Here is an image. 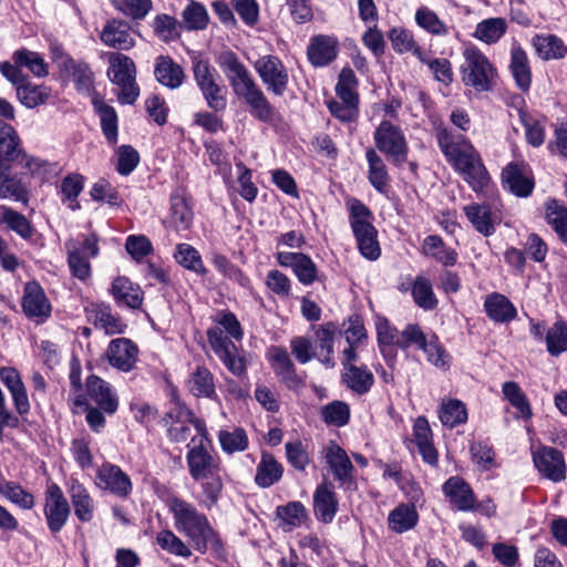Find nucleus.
<instances>
[{"instance_id":"nucleus-33","label":"nucleus","mask_w":567,"mask_h":567,"mask_svg":"<svg viewBox=\"0 0 567 567\" xmlns=\"http://www.w3.org/2000/svg\"><path fill=\"white\" fill-rule=\"evenodd\" d=\"M154 74L162 85L169 89L179 87L185 78L182 66L164 55L156 59Z\"/></svg>"},{"instance_id":"nucleus-45","label":"nucleus","mask_w":567,"mask_h":567,"mask_svg":"<svg viewBox=\"0 0 567 567\" xmlns=\"http://www.w3.org/2000/svg\"><path fill=\"white\" fill-rule=\"evenodd\" d=\"M0 172V199H13L27 205L30 198L29 189L21 178Z\"/></svg>"},{"instance_id":"nucleus-64","label":"nucleus","mask_w":567,"mask_h":567,"mask_svg":"<svg viewBox=\"0 0 567 567\" xmlns=\"http://www.w3.org/2000/svg\"><path fill=\"white\" fill-rule=\"evenodd\" d=\"M547 351L557 357L567 351V323L563 320L556 321L546 332Z\"/></svg>"},{"instance_id":"nucleus-5","label":"nucleus","mask_w":567,"mask_h":567,"mask_svg":"<svg viewBox=\"0 0 567 567\" xmlns=\"http://www.w3.org/2000/svg\"><path fill=\"white\" fill-rule=\"evenodd\" d=\"M167 416L172 420L168 427L172 441L183 443L189 439L187 447L209 441L204 421L197 419L185 405L177 404Z\"/></svg>"},{"instance_id":"nucleus-37","label":"nucleus","mask_w":567,"mask_h":567,"mask_svg":"<svg viewBox=\"0 0 567 567\" xmlns=\"http://www.w3.org/2000/svg\"><path fill=\"white\" fill-rule=\"evenodd\" d=\"M352 231L360 254L368 260H377L381 255V248L377 238L378 231L374 226L372 224L358 225Z\"/></svg>"},{"instance_id":"nucleus-21","label":"nucleus","mask_w":567,"mask_h":567,"mask_svg":"<svg viewBox=\"0 0 567 567\" xmlns=\"http://www.w3.org/2000/svg\"><path fill=\"white\" fill-rule=\"evenodd\" d=\"M99 486L120 497H126L132 491L130 477L116 465L104 464L97 471Z\"/></svg>"},{"instance_id":"nucleus-61","label":"nucleus","mask_w":567,"mask_h":567,"mask_svg":"<svg viewBox=\"0 0 567 567\" xmlns=\"http://www.w3.org/2000/svg\"><path fill=\"white\" fill-rule=\"evenodd\" d=\"M174 257L181 266L188 270L198 275L207 272L199 251L188 244H178Z\"/></svg>"},{"instance_id":"nucleus-49","label":"nucleus","mask_w":567,"mask_h":567,"mask_svg":"<svg viewBox=\"0 0 567 567\" xmlns=\"http://www.w3.org/2000/svg\"><path fill=\"white\" fill-rule=\"evenodd\" d=\"M439 417L444 426L453 429L467 421V410L465 404L460 400H443L440 406Z\"/></svg>"},{"instance_id":"nucleus-7","label":"nucleus","mask_w":567,"mask_h":567,"mask_svg":"<svg viewBox=\"0 0 567 567\" xmlns=\"http://www.w3.org/2000/svg\"><path fill=\"white\" fill-rule=\"evenodd\" d=\"M377 148L385 154L395 165H402L408 159L409 146L400 126L390 121H382L373 134Z\"/></svg>"},{"instance_id":"nucleus-30","label":"nucleus","mask_w":567,"mask_h":567,"mask_svg":"<svg viewBox=\"0 0 567 567\" xmlns=\"http://www.w3.org/2000/svg\"><path fill=\"white\" fill-rule=\"evenodd\" d=\"M338 41L330 35H317L312 38L307 53L309 61L315 66H324L337 56Z\"/></svg>"},{"instance_id":"nucleus-2","label":"nucleus","mask_w":567,"mask_h":567,"mask_svg":"<svg viewBox=\"0 0 567 567\" xmlns=\"http://www.w3.org/2000/svg\"><path fill=\"white\" fill-rule=\"evenodd\" d=\"M167 506L173 515L175 529L187 537L197 551L205 553L212 549L216 554H220L221 540L205 514L200 513L192 503L178 497L168 499Z\"/></svg>"},{"instance_id":"nucleus-24","label":"nucleus","mask_w":567,"mask_h":567,"mask_svg":"<svg viewBox=\"0 0 567 567\" xmlns=\"http://www.w3.org/2000/svg\"><path fill=\"white\" fill-rule=\"evenodd\" d=\"M21 153L18 133L10 124L0 121V172L8 171L9 164L18 161Z\"/></svg>"},{"instance_id":"nucleus-13","label":"nucleus","mask_w":567,"mask_h":567,"mask_svg":"<svg viewBox=\"0 0 567 567\" xmlns=\"http://www.w3.org/2000/svg\"><path fill=\"white\" fill-rule=\"evenodd\" d=\"M136 34L137 32L127 21L113 18L103 24L99 37L105 47L127 51L135 47Z\"/></svg>"},{"instance_id":"nucleus-47","label":"nucleus","mask_w":567,"mask_h":567,"mask_svg":"<svg viewBox=\"0 0 567 567\" xmlns=\"http://www.w3.org/2000/svg\"><path fill=\"white\" fill-rule=\"evenodd\" d=\"M365 158L369 165V182L378 192L383 193L390 179L384 161L373 148L367 150Z\"/></svg>"},{"instance_id":"nucleus-50","label":"nucleus","mask_w":567,"mask_h":567,"mask_svg":"<svg viewBox=\"0 0 567 567\" xmlns=\"http://www.w3.org/2000/svg\"><path fill=\"white\" fill-rule=\"evenodd\" d=\"M65 68L76 86V90L83 94L91 95L93 92V72L90 65L82 61L69 60Z\"/></svg>"},{"instance_id":"nucleus-48","label":"nucleus","mask_w":567,"mask_h":567,"mask_svg":"<svg viewBox=\"0 0 567 567\" xmlns=\"http://www.w3.org/2000/svg\"><path fill=\"white\" fill-rule=\"evenodd\" d=\"M378 344L381 353L384 357L391 355L394 353L392 351V347L399 344L400 333L395 327H393L389 320L382 316H377L374 320Z\"/></svg>"},{"instance_id":"nucleus-11","label":"nucleus","mask_w":567,"mask_h":567,"mask_svg":"<svg viewBox=\"0 0 567 567\" xmlns=\"http://www.w3.org/2000/svg\"><path fill=\"white\" fill-rule=\"evenodd\" d=\"M218 63L237 96L257 85L248 69L234 52H223L218 58Z\"/></svg>"},{"instance_id":"nucleus-54","label":"nucleus","mask_w":567,"mask_h":567,"mask_svg":"<svg viewBox=\"0 0 567 567\" xmlns=\"http://www.w3.org/2000/svg\"><path fill=\"white\" fill-rule=\"evenodd\" d=\"M277 515L282 522L285 530H292L300 527L307 519V509L300 502H290L284 506L277 507Z\"/></svg>"},{"instance_id":"nucleus-41","label":"nucleus","mask_w":567,"mask_h":567,"mask_svg":"<svg viewBox=\"0 0 567 567\" xmlns=\"http://www.w3.org/2000/svg\"><path fill=\"white\" fill-rule=\"evenodd\" d=\"M503 182L513 194L519 197L528 196L534 188L533 181L528 177L523 167L517 164H509L504 168Z\"/></svg>"},{"instance_id":"nucleus-60","label":"nucleus","mask_w":567,"mask_h":567,"mask_svg":"<svg viewBox=\"0 0 567 567\" xmlns=\"http://www.w3.org/2000/svg\"><path fill=\"white\" fill-rule=\"evenodd\" d=\"M343 381L353 392L367 393L373 384V374L367 368L350 365L343 373Z\"/></svg>"},{"instance_id":"nucleus-29","label":"nucleus","mask_w":567,"mask_h":567,"mask_svg":"<svg viewBox=\"0 0 567 567\" xmlns=\"http://www.w3.org/2000/svg\"><path fill=\"white\" fill-rule=\"evenodd\" d=\"M193 218L194 214L188 199L182 194H173L166 221L167 226L176 231H184L190 228Z\"/></svg>"},{"instance_id":"nucleus-51","label":"nucleus","mask_w":567,"mask_h":567,"mask_svg":"<svg viewBox=\"0 0 567 567\" xmlns=\"http://www.w3.org/2000/svg\"><path fill=\"white\" fill-rule=\"evenodd\" d=\"M507 23L503 18H489L481 21L474 37L486 44L496 43L506 32Z\"/></svg>"},{"instance_id":"nucleus-1","label":"nucleus","mask_w":567,"mask_h":567,"mask_svg":"<svg viewBox=\"0 0 567 567\" xmlns=\"http://www.w3.org/2000/svg\"><path fill=\"white\" fill-rule=\"evenodd\" d=\"M437 143L463 179L476 192H483L488 183L489 175L474 146L462 135H454L446 128L436 134Z\"/></svg>"},{"instance_id":"nucleus-59","label":"nucleus","mask_w":567,"mask_h":567,"mask_svg":"<svg viewBox=\"0 0 567 567\" xmlns=\"http://www.w3.org/2000/svg\"><path fill=\"white\" fill-rule=\"evenodd\" d=\"M0 494L22 509L28 511L34 506L33 495L16 482L7 481L1 483Z\"/></svg>"},{"instance_id":"nucleus-22","label":"nucleus","mask_w":567,"mask_h":567,"mask_svg":"<svg viewBox=\"0 0 567 567\" xmlns=\"http://www.w3.org/2000/svg\"><path fill=\"white\" fill-rule=\"evenodd\" d=\"M0 380L9 390L17 412L20 415L27 414L30 410V402L19 371L12 367H2Z\"/></svg>"},{"instance_id":"nucleus-6","label":"nucleus","mask_w":567,"mask_h":567,"mask_svg":"<svg viewBox=\"0 0 567 567\" xmlns=\"http://www.w3.org/2000/svg\"><path fill=\"white\" fill-rule=\"evenodd\" d=\"M463 56L461 72L464 84L478 92L488 91L495 76V69L489 60L475 47L466 48Z\"/></svg>"},{"instance_id":"nucleus-12","label":"nucleus","mask_w":567,"mask_h":567,"mask_svg":"<svg viewBox=\"0 0 567 567\" xmlns=\"http://www.w3.org/2000/svg\"><path fill=\"white\" fill-rule=\"evenodd\" d=\"M218 63L237 96L257 85L248 69L234 52H223L218 58Z\"/></svg>"},{"instance_id":"nucleus-62","label":"nucleus","mask_w":567,"mask_h":567,"mask_svg":"<svg viewBox=\"0 0 567 567\" xmlns=\"http://www.w3.org/2000/svg\"><path fill=\"white\" fill-rule=\"evenodd\" d=\"M546 220L567 244V207L553 199L546 203Z\"/></svg>"},{"instance_id":"nucleus-52","label":"nucleus","mask_w":567,"mask_h":567,"mask_svg":"<svg viewBox=\"0 0 567 567\" xmlns=\"http://www.w3.org/2000/svg\"><path fill=\"white\" fill-rule=\"evenodd\" d=\"M12 59L14 63L27 68L34 76L44 78L49 74V66L38 52L20 49L13 53Z\"/></svg>"},{"instance_id":"nucleus-55","label":"nucleus","mask_w":567,"mask_h":567,"mask_svg":"<svg viewBox=\"0 0 567 567\" xmlns=\"http://www.w3.org/2000/svg\"><path fill=\"white\" fill-rule=\"evenodd\" d=\"M502 392L511 405L518 412L523 419H530L533 415L530 404L522 391L520 386L514 381L503 383Z\"/></svg>"},{"instance_id":"nucleus-40","label":"nucleus","mask_w":567,"mask_h":567,"mask_svg":"<svg viewBox=\"0 0 567 567\" xmlns=\"http://www.w3.org/2000/svg\"><path fill=\"white\" fill-rule=\"evenodd\" d=\"M92 104L100 116L102 132L110 144L117 142V114L114 107L107 105L97 94L92 97Z\"/></svg>"},{"instance_id":"nucleus-63","label":"nucleus","mask_w":567,"mask_h":567,"mask_svg":"<svg viewBox=\"0 0 567 567\" xmlns=\"http://www.w3.org/2000/svg\"><path fill=\"white\" fill-rule=\"evenodd\" d=\"M412 296L414 302L424 310H433L439 303L431 281L422 276L415 278L412 286Z\"/></svg>"},{"instance_id":"nucleus-53","label":"nucleus","mask_w":567,"mask_h":567,"mask_svg":"<svg viewBox=\"0 0 567 567\" xmlns=\"http://www.w3.org/2000/svg\"><path fill=\"white\" fill-rule=\"evenodd\" d=\"M210 261L217 271L220 272L226 279L231 280L244 288H248L250 286L249 278L226 256L218 252H212Z\"/></svg>"},{"instance_id":"nucleus-32","label":"nucleus","mask_w":567,"mask_h":567,"mask_svg":"<svg viewBox=\"0 0 567 567\" xmlns=\"http://www.w3.org/2000/svg\"><path fill=\"white\" fill-rule=\"evenodd\" d=\"M284 474L282 465L270 453L264 452L256 467L255 483L268 488L278 483Z\"/></svg>"},{"instance_id":"nucleus-36","label":"nucleus","mask_w":567,"mask_h":567,"mask_svg":"<svg viewBox=\"0 0 567 567\" xmlns=\"http://www.w3.org/2000/svg\"><path fill=\"white\" fill-rule=\"evenodd\" d=\"M484 309L495 322H508L517 316L516 307L504 295L494 292L486 297Z\"/></svg>"},{"instance_id":"nucleus-28","label":"nucleus","mask_w":567,"mask_h":567,"mask_svg":"<svg viewBox=\"0 0 567 567\" xmlns=\"http://www.w3.org/2000/svg\"><path fill=\"white\" fill-rule=\"evenodd\" d=\"M443 492L457 509L468 512L474 508L475 497L473 491L461 477H450L443 485Z\"/></svg>"},{"instance_id":"nucleus-9","label":"nucleus","mask_w":567,"mask_h":567,"mask_svg":"<svg viewBox=\"0 0 567 567\" xmlns=\"http://www.w3.org/2000/svg\"><path fill=\"white\" fill-rule=\"evenodd\" d=\"M65 247L72 275L80 280L87 279L91 276L90 259L99 255L97 238L91 235L85 237L81 244L70 240Z\"/></svg>"},{"instance_id":"nucleus-23","label":"nucleus","mask_w":567,"mask_h":567,"mask_svg":"<svg viewBox=\"0 0 567 567\" xmlns=\"http://www.w3.org/2000/svg\"><path fill=\"white\" fill-rule=\"evenodd\" d=\"M86 391L91 400L105 413L114 414L118 408V399L110 383L91 375L86 380Z\"/></svg>"},{"instance_id":"nucleus-8","label":"nucleus","mask_w":567,"mask_h":567,"mask_svg":"<svg viewBox=\"0 0 567 567\" xmlns=\"http://www.w3.org/2000/svg\"><path fill=\"white\" fill-rule=\"evenodd\" d=\"M254 66L269 93L276 96L285 94L289 83V72L278 56L262 55L255 62Z\"/></svg>"},{"instance_id":"nucleus-44","label":"nucleus","mask_w":567,"mask_h":567,"mask_svg":"<svg viewBox=\"0 0 567 567\" xmlns=\"http://www.w3.org/2000/svg\"><path fill=\"white\" fill-rule=\"evenodd\" d=\"M419 522V514L414 505L400 504L390 512L388 517L389 528L398 534L412 529Z\"/></svg>"},{"instance_id":"nucleus-43","label":"nucleus","mask_w":567,"mask_h":567,"mask_svg":"<svg viewBox=\"0 0 567 567\" xmlns=\"http://www.w3.org/2000/svg\"><path fill=\"white\" fill-rule=\"evenodd\" d=\"M107 61V76L114 84L124 83L135 78V64L130 56L118 52H109Z\"/></svg>"},{"instance_id":"nucleus-42","label":"nucleus","mask_w":567,"mask_h":567,"mask_svg":"<svg viewBox=\"0 0 567 567\" xmlns=\"http://www.w3.org/2000/svg\"><path fill=\"white\" fill-rule=\"evenodd\" d=\"M244 100L249 107L250 114L262 122H268L274 116V107L269 103L262 90L256 85L238 96Z\"/></svg>"},{"instance_id":"nucleus-56","label":"nucleus","mask_w":567,"mask_h":567,"mask_svg":"<svg viewBox=\"0 0 567 567\" xmlns=\"http://www.w3.org/2000/svg\"><path fill=\"white\" fill-rule=\"evenodd\" d=\"M84 179L80 174H69L61 181L60 194L62 195V202L71 210H78L80 204L78 197L83 190Z\"/></svg>"},{"instance_id":"nucleus-14","label":"nucleus","mask_w":567,"mask_h":567,"mask_svg":"<svg viewBox=\"0 0 567 567\" xmlns=\"http://www.w3.org/2000/svg\"><path fill=\"white\" fill-rule=\"evenodd\" d=\"M533 462L537 471L551 482L566 478L567 466L564 454L550 446H540L533 451Z\"/></svg>"},{"instance_id":"nucleus-16","label":"nucleus","mask_w":567,"mask_h":567,"mask_svg":"<svg viewBox=\"0 0 567 567\" xmlns=\"http://www.w3.org/2000/svg\"><path fill=\"white\" fill-rule=\"evenodd\" d=\"M21 307L28 318L38 322L48 319L52 309L43 288L35 281L25 284Z\"/></svg>"},{"instance_id":"nucleus-57","label":"nucleus","mask_w":567,"mask_h":567,"mask_svg":"<svg viewBox=\"0 0 567 567\" xmlns=\"http://www.w3.org/2000/svg\"><path fill=\"white\" fill-rule=\"evenodd\" d=\"M17 97L22 105L33 109L47 102L50 90L44 85H35L25 81L17 90Z\"/></svg>"},{"instance_id":"nucleus-39","label":"nucleus","mask_w":567,"mask_h":567,"mask_svg":"<svg viewBox=\"0 0 567 567\" xmlns=\"http://www.w3.org/2000/svg\"><path fill=\"white\" fill-rule=\"evenodd\" d=\"M422 254L446 267H452L457 261V252L447 247L443 239L436 235L425 237L422 244Z\"/></svg>"},{"instance_id":"nucleus-35","label":"nucleus","mask_w":567,"mask_h":567,"mask_svg":"<svg viewBox=\"0 0 567 567\" xmlns=\"http://www.w3.org/2000/svg\"><path fill=\"white\" fill-rule=\"evenodd\" d=\"M187 386L194 396L206 399L217 396L215 378L206 367L199 365L189 374Z\"/></svg>"},{"instance_id":"nucleus-15","label":"nucleus","mask_w":567,"mask_h":567,"mask_svg":"<svg viewBox=\"0 0 567 567\" xmlns=\"http://www.w3.org/2000/svg\"><path fill=\"white\" fill-rule=\"evenodd\" d=\"M326 463L340 487L350 488L355 484L354 467L347 452L334 442L324 449Z\"/></svg>"},{"instance_id":"nucleus-58","label":"nucleus","mask_w":567,"mask_h":567,"mask_svg":"<svg viewBox=\"0 0 567 567\" xmlns=\"http://www.w3.org/2000/svg\"><path fill=\"white\" fill-rule=\"evenodd\" d=\"M389 38L396 52H412L421 62H425V55L413 39V34L403 28H393Z\"/></svg>"},{"instance_id":"nucleus-20","label":"nucleus","mask_w":567,"mask_h":567,"mask_svg":"<svg viewBox=\"0 0 567 567\" xmlns=\"http://www.w3.org/2000/svg\"><path fill=\"white\" fill-rule=\"evenodd\" d=\"M86 318L95 327L104 330L106 334L124 332L125 324L113 313L111 306L104 302H92L85 308Z\"/></svg>"},{"instance_id":"nucleus-19","label":"nucleus","mask_w":567,"mask_h":567,"mask_svg":"<svg viewBox=\"0 0 567 567\" xmlns=\"http://www.w3.org/2000/svg\"><path fill=\"white\" fill-rule=\"evenodd\" d=\"M277 261L282 267H290L298 280L303 285H311L317 278V267L311 258L305 254L279 251Z\"/></svg>"},{"instance_id":"nucleus-17","label":"nucleus","mask_w":567,"mask_h":567,"mask_svg":"<svg viewBox=\"0 0 567 567\" xmlns=\"http://www.w3.org/2000/svg\"><path fill=\"white\" fill-rule=\"evenodd\" d=\"M339 508V502L332 482L324 480L313 492V513L324 524L331 523Z\"/></svg>"},{"instance_id":"nucleus-18","label":"nucleus","mask_w":567,"mask_h":567,"mask_svg":"<svg viewBox=\"0 0 567 567\" xmlns=\"http://www.w3.org/2000/svg\"><path fill=\"white\" fill-rule=\"evenodd\" d=\"M137 353L136 344L126 338L112 340L106 351L110 364L123 372H128L134 368Z\"/></svg>"},{"instance_id":"nucleus-34","label":"nucleus","mask_w":567,"mask_h":567,"mask_svg":"<svg viewBox=\"0 0 567 567\" xmlns=\"http://www.w3.org/2000/svg\"><path fill=\"white\" fill-rule=\"evenodd\" d=\"M509 70L522 91H527L532 83V71L527 53L516 44L511 49Z\"/></svg>"},{"instance_id":"nucleus-26","label":"nucleus","mask_w":567,"mask_h":567,"mask_svg":"<svg viewBox=\"0 0 567 567\" xmlns=\"http://www.w3.org/2000/svg\"><path fill=\"white\" fill-rule=\"evenodd\" d=\"M68 493L76 518L83 523L92 520L94 516V502L85 486L72 477L68 483Z\"/></svg>"},{"instance_id":"nucleus-25","label":"nucleus","mask_w":567,"mask_h":567,"mask_svg":"<svg viewBox=\"0 0 567 567\" xmlns=\"http://www.w3.org/2000/svg\"><path fill=\"white\" fill-rule=\"evenodd\" d=\"M463 212L475 228L483 236H491L495 233L497 216L488 204L472 203L464 206Z\"/></svg>"},{"instance_id":"nucleus-31","label":"nucleus","mask_w":567,"mask_h":567,"mask_svg":"<svg viewBox=\"0 0 567 567\" xmlns=\"http://www.w3.org/2000/svg\"><path fill=\"white\" fill-rule=\"evenodd\" d=\"M111 292L116 303L121 307L137 309L143 302L141 288L126 277L114 279Z\"/></svg>"},{"instance_id":"nucleus-3","label":"nucleus","mask_w":567,"mask_h":567,"mask_svg":"<svg viewBox=\"0 0 567 567\" xmlns=\"http://www.w3.org/2000/svg\"><path fill=\"white\" fill-rule=\"evenodd\" d=\"M209 447L210 441L189 445L186 454L189 475L200 483L202 502L207 508L217 504L224 488L220 462L210 453Z\"/></svg>"},{"instance_id":"nucleus-38","label":"nucleus","mask_w":567,"mask_h":567,"mask_svg":"<svg viewBox=\"0 0 567 567\" xmlns=\"http://www.w3.org/2000/svg\"><path fill=\"white\" fill-rule=\"evenodd\" d=\"M268 358L271 368L282 382L287 383L289 386H292L298 382L293 363L286 349L271 347L268 350Z\"/></svg>"},{"instance_id":"nucleus-4","label":"nucleus","mask_w":567,"mask_h":567,"mask_svg":"<svg viewBox=\"0 0 567 567\" xmlns=\"http://www.w3.org/2000/svg\"><path fill=\"white\" fill-rule=\"evenodd\" d=\"M216 322L220 327L207 331L208 342L214 353L221 360L225 367L235 375L240 377L246 372L244 359L238 354V349L233 338L240 341L244 337L243 328L236 316L229 311L218 315Z\"/></svg>"},{"instance_id":"nucleus-46","label":"nucleus","mask_w":567,"mask_h":567,"mask_svg":"<svg viewBox=\"0 0 567 567\" xmlns=\"http://www.w3.org/2000/svg\"><path fill=\"white\" fill-rule=\"evenodd\" d=\"M533 45L543 60L561 59L567 52L564 42L554 34L536 35Z\"/></svg>"},{"instance_id":"nucleus-10","label":"nucleus","mask_w":567,"mask_h":567,"mask_svg":"<svg viewBox=\"0 0 567 567\" xmlns=\"http://www.w3.org/2000/svg\"><path fill=\"white\" fill-rule=\"evenodd\" d=\"M44 517L51 533H59L70 516V506L61 487L52 483L45 489Z\"/></svg>"},{"instance_id":"nucleus-27","label":"nucleus","mask_w":567,"mask_h":567,"mask_svg":"<svg viewBox=\"0 0 567 567\" xmlns=\"http://www.w3.org/2000/svg\"><path fill=\"white\" fill-rule=\"evenodd\" d=\"M413 440L425 463L436 465L437 451L433 445V435L429 421L424 416H419L413 423Z\"/></svg>"}]
</instances>
